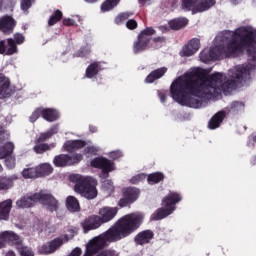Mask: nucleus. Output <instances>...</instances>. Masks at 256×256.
Segmentation results:
<instances>
[{
	"instance_id": "nucleus-1",
	"label": "nucleus",
	"mask_w": 256,
	"mask_h": 256,
	"mask_svg": "<svg viewBox=\"0 0 256 256\" xmlns=\"http://www.w3.org/2000/svg\"><path fill=\"white\" fill-rule=\"evenodd\" d=\"M253 67L249 65L237 66L228 76L214 73L207 76L202 68H191L182 76L176 78L170 85V96L179 105L199 109L201 99H211L214 95L233 89L237 83L251 79Z\"/></svg>"
},
{
	"instance_id": "nucleus-2",
	"label": "nucleus",
	"mask_w": 256,
	"mask_h": 256,
	"mask_svg": "<svg viewBox=\"0 0 256 256\" xmlns=\"http://www.w3.org/2000/svg\"><path fill=\"white\" fill-rule=\"evenodd\" d=\"M251 37H253V29L250 27H242L235 32L219 34L214 40L215 47L204 49L200 53V60L202 63H209L213 59H219L223 53L236 57L245 49L249 61H253V65L256 67V42Z\"/></svg>"
},
{
	"instance_id": "nucleus-3",
	"label": "nucleus",
	"mask_w": 256,
	"mask_h": 256,
	"mask_svg": "<svg viewBox=\"0 0 256 256\" xmlns=\"http://www.w3.org/2000/svg\"><path fill=\"white\" fill-rule=\"evenodd\" d=\"M69 179L71 183H74L75 193H78L84 199H96L99 192L97 191V179L93 178V176L72 174Z\"/></svg>"
},
{
	"instance_id": "nucleus-4",
	"label": "nucleus",
	"mask_w": 256,
	"mask_h": 256,
	"mask_svg": "<svg viewBox=\"0 0 256 256\" xmlns=\"http://www.w3.org/2000/svg\"><path fill=\"white\" fill-rule=\"evenodd\" d=\"M183 201V196L177 192H169L162 200V207L156 213L151 215L152 221H161L165 217H169L177 209L175 205Z\"/></svg>"
},
{
	"instance_id": "nucleus-5",
	"label": "nucleus",
	"mask_w": 256,
	"mask_h": 256,
	"mask_svg": "<svg viewBox=\"0 0 256 256\" xmlns=\"http://www.w3.org/2000/svg\"><path fill=\"white\" fill-rule=\"evenodd\" d=\"M91 167L95 169H102L101 177L103 179H107L109 177V173L115 171L117 167L115 166V162L103 157L98 156L91 160L90 162Z\"/></svg>"
},
{
	"instance_id": "nucleus-6",
	"label": "nucleus",
	"mask_w": 256,
	"mask_h": 256,
	"mask_svg": "<svg viewBox=\"0 0 256 256\" xmlns=\"http://www.w3.org/2000/svg\"><path fill=\"white\" fill-rule=\"evenodd\" d=\"M155 35V29L146 28L144 29L138 36V41L134 43V53H140V51H145L147 49V45H149V41H151V37Z\"/></svg>"
},
{
	"instance_id": "nucleus-7",
	"label": "nucleus",
	"mask_w": 256,
	"mask_h": 256,
	"mask_svg": "<svg viewBox=\"0 0 256 256\" xmlns=\"http://www.w3.org/2000/svg\"><path fill=\"white\" fill-rule=\"evenodd\" d=\"M38 203H41L46 211H50L51 213L59 210V200L45 191L39 192Z\"/></svg>"
},
{
	"instance_id": "nucleus-8",
	"label": "nucleus",
	"mask_w": 256,
	"mask_h": 256,
	"mask_svg": "<svg viewBox=\"0 0 256 256\" xmlns=\"http://www.w3.org/2000/svg\"><path fill=\"white\" fill-rule=\"evenodd\" d=\"M141 191L135 187H129L123 189V198L118 202L119 207H127L131 203H135L139 199Z\"/></svg>"
},
{
	"instance_id": "nucleus-9",
	"label": "nucleus",
	"mask_w": 256,
	"mask_h": 256,
	"mask_svg": "<svg viewBox=\"0 0 256 256\" xmlns=\"http://www.w3.org/2000/svg\"><path fill=\"white\" fill-rule=\"evenodd\" d=\"M67 241L66 238H55L49 242H46L42 246L39 247L38 253L40 255H52V253H55L57 249H60L63 247V242Z\"/></svg>"
},
{
	"instance_id": "nucleus-10",
	"label": "nucleus",
	"mask_w": 256,
	"mask_h": 256,
	"mask_svg": "<svg viewBox=\"0 0 256 256\" xmlns=\"http://www.w3.org/2000/svg\"><path fill=\"white\" fill-rule=\"evenodd\" d=\"M0 237L2 239L4 247H6L7 245H15L16 247H19V245H23V238H21V236H19V234L15 233L14 231H2L0 232Z\"/></svg>"
},
{
	"instance_id": "nucleus-11",
	"label": "nucleus",
	"mask_w": 256,
	"mask_h": 256,
	"mask_svg": "<svg viewBox=\"0 0 256 256\" xmlns=\"http://www.w3.org/2000/svg\"><path fill=\"white\" fill-rule=\"evenodd\" d=\"M117 207H109V206H104L99 209L98 211V217L102 223H109V221H113L115 219L117 213H118Z\"/></svg>"
},
{
	"instance_id": "nucleus-12",
	"label": "nucleus",
	"mask_w": 256,
	"mask_h": 256,
	"mask_svg": "<svg viewBox=\"0 0 256 256\" xmlns=\"http://www.w3.org/2000/svg\"><path fill=\"white\" fill-rule=\"evenodd\" d=\"M39 192L34 194L26 195L17 200L16 205L19 209H29V207H33L35 203H39Z\"/></svg>"
},
{
	"instance_id": "nucleus-13",
	"label": "nucleus",
	"mask_w": 256,
	"mask_h": 256,
	"mask_svg": "<svg viewBox=\"0 0 256 256\" xmlns=\"http://www.w3.org/2000/svg\"><path fill=\"white\" fill-rule=\"evenodd\" d=\"M82 228L84 233H89V231H95L101 227L102 222L98 215H92L86 218L82 223Z\"/></svg>"
},
{
	"instance_id": "nucleus-14",
	"label": "nucleus",
	"mask_w": 256,
	"mask_h": 256,
	"mask_svg": "<svg viewBox=\"0 0 256 256\" xmlns=\"http://www.w3.org/2000/svg\"><path fill=\"white\" fill-rule=\"evenodd\" d=\"M201 47V42L199 39L194 38L190 40V42L185 45L182 50L180 51L181 57H191L192 55H195L199 51V48Z\"/></svg>"
},
{
	"instance_id": "nucleus-15",
	"label": "nucleus",
	"mask_w": 256,
	"mask_h": 256,
	"mask_svg": "<svg viewBox=\"0 0 256 256\" xmlns=\"http://www.w3.org/2000/svg\"><path fill=\"white\" fill-rule=\"evenodd\" d=\"M15 25H17V22L9 15L0 18V31L5 35H11Z\"/></svg>"
},
{
	"instance_id": "nucleus-16",
	"label": "nucleus",
	"mask_w": 256,
	"mask_h": 256,
	"mask_svg": "<svg viewBox=\"0 0 256 256\" xmlns=\"http://www.w3.org/2000/svg\"><path fill=\"white\" fill-rule=\"evenodd\" d=\"M86 146L87 142L84 140H68L63 144V149L68 153H73V151H79V149H83Z\"/></svg>"
},
{
	"instance_id": "nucleus-17",
	"label": "nucleus",
	"mask_w": 256,
	"mask_h": 256,
	"mask_svg": "<svg viewBox=\"0 0 256 256\" xmlns=\"http://www.w3.org/2000/svg\"><path fill=\"white\" fill-rule=\"evenodd\" d=\"M13 95V88H11V80L4 76V79L0 81V99H7Z\"/></svg>"
},
{
	"instance_id": "nucleus-18",
	"label": "nucleus",
	"mask_w": 256,
	"mask_h": 256,
	"mask_svg": "<svg viewBox=\"0 0 256 256\" xmlns=\"http://www.w3.org/2000/svg\"><path fill=\"white\" fill-rule=\"evenodd\" d=\"M12 207L13 201L11 199L0 203V221H7V219H9Z\"/></svg>"
},
{
	"instance_id": "nucleus-19",
	"label": "nucleus",
	"mask_w": 256,
	"mask_h": 256,
	"mask_svg": "<svg viewBox=\"0 0 256 256\" xmlns=\"http://www.w3.org/2000/svg\"><path fill=\"white\" fill-rule=\"evenodd\" d=\"M15 181H17V175L0 176V191H9V189H13Z\"/></svg>"
},
{
	"instance_id": "nucleus-20",
	"label": "nucleus",
	"mask_w": 256,
	"mask_h": 256,
	"mask_svg": "<svg viewBox=\"0 0 256 256\" xmlns=\"http://www.w3.org/2000/svg\"><path fill=\"white\" fill-rule=\"evenodd\" d=\"M61 117V113L57 109L53 108H43V119L45 121H49L53 123V121H57Z\"/></svg>"
},
{
	"instance_id": "nucleus-21",
	"label": "nucleus",
	"mask_w": 256,
	"mask_h": 256,
	"mask_svg": "<svg viewBox=\"0 0 256 256\" xmlns=\"http://www.w3.org/2000/svg\"><path fill=\"white\" fill-rule=\"evenodd\" d=\"M153 237H154L153 231L145 230V231L140 232L135 237V241L138 245H145V244L149 243L151 241V239H153Z\"/></svg>"
},
{
	"instance_id": "nucleus-22",
	"label": "nucleus",
	"mask_w": 256,
	"mask_h": 256,
	"mask_svg": "<svg viewBox=\"0 0 256 256\" xmlns=\"http://www.w3.org/2000/svg\"><path fill=\"white\" fill-rule=\"evenodd\" d=\"M99 71H101V63L99 62L91 63L86 68V72H85L86 79H94V77H97V75L99 74Z\"/></svg>"
},
{
	"instance_id": "nucleus-23",
	"label": "nucleus",
	"mask_w": 256,
	"mask_h": 256,
	"mask_svg": "<svg viewBox=\"0 0 256 256\" xmlns=\"http://www.w3.org/2000/svg\"><path fill=\"white\" fill-rule=\"evenodd\" d=\"M167 73V67L158 68L152 71L145 79V83H154L157 79H161Z\"/></svg>"
},
{
	"instance_id": "nucleus-24",
	"label": "nucleus",
	"mask_w": 256,
	"mask_h": 256,
	"mask_svg": "<svg viewBox=\"0 0 256 256\" xmlns=\"http://www.w3.org/2000/svg\"><path fill=\"white\" fill-rule=\"evenodd\" d=\"M66 208L71 213H78V211H81V205L79 204V200L75 198L74 196H68L66 198Z\"/></svg>"
},
{
	"instance_id": "nucleus-25",
	"label": "nucleus",
	"mask_w": 256,
	"mask_h": 256,
	"mask_svg": "<svg viewBox=\"0 0 256 256\" xmlns=\"http://www.w3.org/2000/svg\"><path fill=\"white\" fill-rule=\"evenodd\" d=\"M53 163L55 167H67V165H73V161H71V156L65 154L54 157Z\"/></svg>"
},
{
	"instance_id": "nucleus-26",
	"label": "nucleus",
	"mask_w": 256,
	"mask_h": 256,
	"mask_svg": "<svg viewBox=\"0 0 256 256\" xmlns=\"http://www.w3.org/2000/svg\"><path fill=\"white\" fill-rule=\"evenodd\" d=\"M14 150L15 144L13 142L0 144V159H5V157H9V155H13Z\"/></svg>"
},
{
	"instance_id": "nucleus-27",
	"label": "nucleus",
	"mask_w": 256,
	"mask_h": 256,
	"mask_svg": "<svg viewBox=\"0 0 256 256\" xmlns=\"http://www.w3.org/2000/svg\"><path fill=\"white\" fill-rule=\"evenodd\" d=\"M200 0H183L182 9L184 11H192V13H199Z\"/></svg>"
},
{
	"instance_id": "nucleus-28",
	"label": "nucleus",
	"mask_w": 256,
	"mask_h": 256,
	"mask_svg": "<svg viewBox=\"0 0 256 256\" xmlns=\"http://www.w3.org/2000/svg\"><path fill=\"white\" fill-rule=\"evenodd\" d=\"M38 177H49L53 173V166L49 163H42L36 166Z\"/></svg>"
},
{
	"instance_id": "nucleus-29",
	"label": "nucleus",
	"mask_w": 256,
	"mask_h": 256,
	"mask_svg": "<svg viewBox=\"0 0 256 256\" xmlns=\"http://www.w3.org/2000/svg\"><path fill=\"white\" fill-rule=\"evenodd\" d=\"M59 132V124H56L52 126L47 132L41 133L37 142L43 143L44 141H47V139H51L53 135H57Z\"/></svg>"
},
{
	"instance_id": "nucleus-30",
	"label": "nucleus",
	"mask_w": 256,
	"mask_h": 256,
	"mask_svg": "<svg viewBox=\"0 0 256 256\" xmlns=\"http://www.w3.org/2000/svg\"><path fill=\"white\" fill-rule=\"evenodd\" d=\"M225 119V112H218L215 114L208 123L209 129H217Z\"/></svg>"
},
{
	"instance_id": "nucleus-31",
	"label": "nucleus",
	"mask_w": 256,
	"mask_h": 256,
	"mask_svg": "<svg viewBox=\"0 0 256 256\" xmlns=\"http://www.w3.org/2000/svg\"><path fill=\"white\" fill-rule=\"evenodd\" d=\"M119 3H121V0H106L102 3V5L100 7V11L102 13H107L109 11H113V9L115 7H117V5H119Z\"/></svg>"
},
{
	"instance_id": "nucleus-32",
	"label": "nucleus",
	"mask_w": 256,
	"mask_h": 256,
	"mask_svg": "<svg viewBox=\"0 0 256 256\" xmlns=\"http://www.w3.org/2000/svg\"><path fill=\"white\" fill-rule=\"evenodd\" d=\"M163 179H165V174H163V172H155L149 174L147 177L149 185H157V183H161Z\"/></svg>"
},
{
	"instance_id": "nucleus-33",
	"label": "nucleus",
	"mask_w": 256,
	"mask_h": 256,
	"mask_svg": "<svg viewBox=\"0 0 256 256\" xmlns=\"http://www.w3.org/2000/svg\"><path fill=\"white\" fill-rule=\"evenodd\" d=\"M21 174L24 179H37V177H39L37 174V167L27 166L22 170Z\"/></svg>"
},
{
	"instance_id": "nucleus-34",
	"label": "nucleus",
	"mask_w": 256,
	"mask_h": 256,
	"mask_svg": "<svg viewBox=\"0 0 256 256\" xmlns=\"http://www.w3.org/2000/svg\"><path fill=\"white\" fill-rule=\"evenodd\" d=\"M17 53H19V50L17 49L15 40H13V38H8L6 45V55H17Z\"/></svg>"
},
{
	"instance_id": "nucleus-35",
	"label": "nucleus",
	"mask_w": 256,
	"mask_h": 256,
	"mask_svg": "<svg viewBox=\"0 0 256 256\" xmlns=\"http://www.w3.org/2000/svg\"><path fill=\"white\" fill-rule=\"evenodd\" d=\"M169 25H170L171 29H174L177 31L179 29H183V27H185V25H187V19H185V18L174 19L169 22Z\"/></svg>"
},
{
	"instance_id": "nucleus-36",
	"label": "nucleus",
	"mask_w": 256,
	"mask_h": 256,
	"mask_svg": "<svg viewBox=\"0 0 256 256\" xmlns=\"http://www.w3.org/2000/svg\"><path fill=\"white\" fill-rule=\"evenodd\" d=\"M51 149H55V143L52 144H36L34 146V151L35 153L41 154V153H45V151H49Z\"/></svg>"
},
{
	"instance_id": "nucleus-37",
	"label": "nucleus",
	"mask_w": 256,
	"mask_h": 256,
	"mask_svg": "<svg viewBox=\"0 0 256 256\" xmlns=\"http://www.w3.org/2000/svg\"><path fill=\"white\" fill-rule=\"evenodd\" d=\"M77 233H79V229L77 228H70L68 229L67 233L64 236H60L58 237V239H66L63 242V245H65V243H67L68 241H71V239H73V237H75V235H77Z\"/></svg>"
},
{
	"instance_id": "nucleus-38",
	"label": "nucleus",
	"mask_w": 256,
	"mask_h": 256,
	"mask_svg": "<svg viewBox=\"0 0 256 256\" xmlns=\"http://www.w3.org/2000/svg\"><path fill=\"white\" fill-rule=\"evenodd\" d=\"M215 5V0H204V2L201 3V0L199 2L198 11L199 13H202L203 11H207V9H211Z\"/></svg>"
},
{
	"instance_id": "nucleus-39",
	"label": "nucleus",
	"mask_w": 256,
	"mask_h": 256,
	"mask_svg": "<svg viewBox=\"0 0 256 256\" xmlns=\"http://www.w3.org/2000/svg\"><path fill=\"white\" fill-rule=\"evenodd\" d=\"M63 18V12L56 10L54 14L50 17L48 21V25L52 26L55 25L56 23H59L61 19Z\"/></svg>"
},
{
	"instance_id": "nucleus-40",
	"label": "nucleus",
	"mask_w": 256,
	"mask_h": 256,
	"mask_svg": "<svg viewBox=\"0 0 256 256\" xmlns=\"http://www.w3.org/2000/svg\"><path fill=\"white\" fill-rule=\"evenodd\" d=\"M4 159L7 169H15V165H17V159L13 154L6 156Z\"/></svg>"
},
{
	"instance_id": "nucleus-41",
	"label": "nucleus",
	"mask_w": 256,
	"mask_h": 256,
	"mask_svg": "<svg viewBox=\"0 0 256 256\" xmlns=\"http://www.w3.org/2000/svg\"><path fill=\"white\" fill-rule=\"evenodd\" d=\"M77 21L80 23L81 16L76 15V16H73L72 18H64L63 25H65L66 27H71L73 25H77Z\"/></svg>"
},
{
	"instance_id": "nucleus-42",
	"label": "nucleus",
	"mask_w": 256,
	"mask_h": 256,
	"mask_svg": "<svg viewBox=\"0 0 256 256\" xmlns=\"http://www.w3.org/2000/svg\"><path fill=\"white\" fill-rule=\"evenodd\" d=\"M99 151H101L99 146H88L84 149V155H86V157H91V155H97Z\"/></svg>"
},
{
	"instance_id": "nucleus-43",
	"label": "nucleus",
	"mask_w": 256,
	"mask_h": 256,
	"mask_svg": "<svg viewBox=\"0 0 256 256\" xmlns=\"http://www.w3.org/2000/svg\"><path fill=\"white\" fill-rule=\"evenodd\" d=\"M106 155H108L109 158L112 159V161H117V159H121L123 157V151L122 150H112L108 152Z\"/></svg>"
},
{
	"instance_id": "nucleus-44",
	"label": "nucleus",
	"mask_w": 256,
	"mask_h": 256,
	"mask_svg": "<svg viewBox=\"0 0 256 256\" xmlns=\"http://www.w3.org/2000/svg\"><path fill=\"white\" fill-rule=\"evenodd\" d=\"M18 251L21 256H35V252H33V249L27 247V246H22L18 248Z\"/></svg>"
},
{
	"instance_id": "nucleus-45",
	"label": "nucleus",
	"mask_w": 256,
	"mask_h": 256,
	"mask_svg": "<svg viewBox=\"0 0 256 256\" xmlns=\"http://www.w3.org/2000/svg\"><path fill=\"white\" fill-rule=\"evenodd\" d=\"M39 117L43 118V108H37L36 110L33 111V113L30 116V121L31 123H35Z\"/></svg>"
},
{
	"instance_id": "nucleus-46",
	"label": "nucleus",
	"mask_w": 256,
	"mask_h": 256,
	"mask_svg": "<svg viewBox=\"0 0 256 256\" xmlns=\"http://www.w3.org/2000/svg\"><path fill=\"white\" fill-rule=\"evenodd\" d=\"M103 189L106 191V193L111 194L113 191H115V186H113V181L111 180H105L103 182Z\"/></svg>"
},
{
	"instance_id": "nucleus-47",
	"label": "nucleus",
	"mask_w": 256,
	"mask_h": 256,
	"mask_svg": "<svg viewBox=\"0 0 256 256\" xmlns=\"http://www.w3.org/2000/svg\"><path fill=\"white\" fill-rule=\"evenodd\" d=\"M131 14H129L128 12H124L122 14H119L116 19H115V23L117 25H121V23H123L124 21H127V19H129Z\"/></svg>"
},
{
	"instance_id": "nucleus-48",
	"label": "nucleus",
	"mask_w": 256,
	"mask_h": 256,
	"mask_svg": "<svg viewBox=\"0 0 256 256\" xmlns=\"http://www.w3.org/2000/svg\"><path fill=\"white\" fill-rule=\"evenodd\" d=\"M243 109H245L243 102H234L231 106L233 113H239V111H243Z\"/></svg>"
},
{
	"instance_id": "nucleus-49",
	"label": "nucleus",
	"mask_w": 256,
	"mask_h": 256,
	"mask_svg": "<svg viewBox=\"0 0 256 256\" xmlns=\"http://www.w3.org/2000/svg\"><path fill=\"white\" fill-rule=\"evenodd\" d=\"M145 179H147V175L138 174L132 177V179H130V182L133 183V185H137V183H141V181H145Z\"/></svg>"
},
{
	"instance_id": "nucleus-50",
	"label": "nucleus",
	"mask_w": 256,
	"mask_h": 256,
	"mask_svg": "<svg viewBox=\"0 0 256 256\" xmlns=\"http://www.w3.org/2000/svg\"><path fill=\"white\" fill-rule=\"evenodd\" d=\"M13 41L16 45H23L25 43V36L21 33H15Z\"/></svg>"
},
{
	"instance_id": "nucleus-51",
	"label": "nucleus",
	"mask_w": 256,
	"mask_h": 256,
	"mask_svg": "<svg viewBox=\"0 0 256 256\" xmlns=\"http://www.w3.org/2000/svg\"><path fill=\"white\" fill-rule=\"evenodd\" d=\"M35 3V0H22L21 9L22 11H27Z\"/></svg>"
},
{
	"instance_id": "nucleus-52",
	"label": "nucleus",
	"mask_w": 256,
	"mask_h": 256,
	"mask_svg": "<svg viewBox=\"0 0 256 256\" xmlns=\"http://www.w3.org/2000/svg\"><path fill=\"white\" fill-rule=\"evenodd\" d=\"M9 137H11V135L7 132V130H5V128H3V126H0V141H7V139H9Z\"/></svg>"
},
{
	"instance_id": "nucleus-53",
	"label": "nucleus",
	"mask_w": 256,
	"mask_h": 256,
	"mask_svg": "<svg viewBox=\"0 0 256 256\" xmlns=\"http://www.w3.org/2000/svg\"><path fill=\"white\" fill-rule=\"evenodd\" d=\"M88 53H91L89 48H81L76 54L75 57H87Z\"/></svg>"
},
{
	"instance_id": "nucleus-54",
	"label": "nucleus",
	"mask_w": 256,
	"mask_h": 256,
	"mask_svg": "<svg viewBox=\"0 0 256 256\" xmlns=\"http://www.w3.org/2000/svg\"><path fill=\"white\" fill-rule=\"evenodd\" d=\"M70 160L72 161V165H75V163H79L80 161H83V155L76 154V155L70 156Z\"/></svg>"
},
{
	"instance_id": "nucleus-55",
	"label": "nucleus",
	"mask_w": 256,
	"mask_h": 256,
	"mask_svg": "<svg viewBox=\"0 0 256 256\" xmlns=\"http://www.w3.org/2000/svg\"><path fill=\"white\" fill-rule=\"evenodd\" d=\"M126 27L127 29H137V21L131 19V20H128L127 23H126Z\"/></svg>"
},
{
	"instance_id": "nucleus-56",
	"label": "nucleus",
	"mask_w": 256,
	"mask_h": 256,
	"mask_svg": "<svg viewBox=\"0 0 256 256\" xmlns=\"http://www.w3.org/2000/svg\"><path fill=\"white\" fill-rule=\"evenodd\" d=\"M5 41H0V55H6Z\"/></svg>"
},
{
	"instance_id": "nucleus-57",
	"label": "nucleus",
	"mask_w": 256,
	"mask_h": 256,
	"mask_svg": "<svg viewBox=\"0 0 256 256\" xmlns=\"http://www.w3.org/2000/svg\"><path fill=\"white\" fill-rule=\"evenodd\" d=\"M159 97L161 103H165L167 101V92H159Z\"/></svg>"
},
{
	"instance_id": "nucleus-58",
	"label": "nucleus",
	"mask_w": 256,
	"mask_h": 256,
	"mask_svg": "<svg viewBox=\"0 0 256 256\" xmlns=\"http://www.w3.org/2000/svg\"><path fill=\"white\" fill-rule=\"evenodd\" d=\"M89 131H90V133H97V126L90 125L89 126Z\"/></svg>"
},
{
	"instance_id": "nucleus-59",
	"label": "nucleus",
	"mask_w": 256,
	"mask_h": 256,
	"mask_svg": "<svg viewBox=\"0 0 256 256\" xmlns=\"http://www.w3.org/2000/svg\"><path fill=\"white\" fill-rule=\"evenodd\" d=\"M163 41H165V38H162V37H158L154 39L155 43H163Z\"/></svg>"
},
{
	"instance_id": "nucleus-60",
	"label": "nucleus",
	"mask_w": 256,
	"mask_h": 256,
	"mask_svg": "<svg viewBox=\"0 0 256 256\" xmlns=\"http://www.w3.org/2000/svg\"><path fill=\"white\" fill-rule=\"evenodd\" d=\"M150 1L151 0H139V3H141V5H147Z\"/></svg>"
},
{
	"instance_id": "nucleus-61",
	"label": "nucleus",
	"mask_w": 256,
	"mask_h": 256,
	"mask_svg": "<svg viewBox=\"0 0 256 256\" xmlns=\"http://www.w3.org/2000/svg\"><path fill=\"white\" fill-rule=\"evenodd\" d=\"M6 256H16V255H15V252H13V251H8L7 254H6Z\"/></svg>"
},
{
	"instance_id": "nucleus-62",
	"label": "nucleus",
	"mask_w": 256,
	"mask_h": 256,
	"mask_svg": "<svg viewBox=\"0 0 256 256\" xmlns=\"http://www.w3.org/2000/svg\"><path fill=\"white\" fill-rule=\"evenodd\" d=\"M86 1V3H95V2H97V0H85Z\"/></svg>"
},
{
	"instance_id": "nucleus-63",
	"label": "nucleus",
	"mask_w": 256,
	"mask_h": 256,
	"mask_svg": "<svg viewBox=\"0 0 256 256\" xmlns=\"http://www.w3.org/2000/svg\"><path fill=\"white\" fill-rule=\"evenodd\" d=\"M252 139L256 143V136H253Z\"/></svg>"
},
{
	"instance_id": "nucleus-64",
	"label": "nucleus",
	"mask_w": 256,
	"mask_h": 256,
	"mask_svg": "<svg viewBox=\"0 0 256 256\" xmlns=\"http://www.w3.org/2000/svg\"><path fill=\"white\" fill-rule=\"evenodd\" d=\"M2 5H3V0H0V8H1Z\"/></svg>"
}]
</instances>
